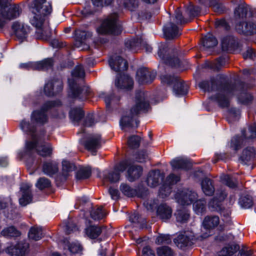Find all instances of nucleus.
I'll use <instances>...</instances> for the list:
<instances>
[{"instance_id": "1", "label": "nucleus", "mask_w": 256, "mask_h": 256, "mask_svg": "<svg viewBox=\"0 0 256 256\" xmlns=\"http://www.w3.org/2000/svg\"><path fill=\"white\" fill-rule=\"evenodd\" d=\"M52 10L50 3L46 0H35L32 8L30 24L38 30L36 36L38 39L48 40L51 36V30L47 16Z\"/></svg>"}, {"instance_id": "2", "label": "nucleus", "mask_w": 256, "mask_h": 256, "mask_svg": "<svg viewBox=\"0 0 256 256\" xmlns=\"http://www.w3.org/2000/svg\"><path fill=\"white\" fill-rule=\"evenodd\" d=\"M226 78L224 75L220 74L216 80L203 81L198 84L199 87L204 92H216L210 98L222 108L228 106L229 98L234 94V86L227 82Z\"/></svg>"}, {"instance_id": "3", "label": "nucleus", "mask_w": 256, "mask_h": 256, "mask_svg": "<svg viewBox=\"0 0 256 256\" xmlns=\"http://www.w3.org/2000/svg\"><path fill=\"white\" fill-rule=\"evenodd\" d=\"M150 108L149 99L147 92L140 90L136 93L134 104L130 110L129 114L124 116L120 124L122 126L137 127L139 121L134 119L138 114L145 112Z\"/></svg>"}, {"instance_id": "4", "label": "nucleus", "mask_w": 256, "mask_h": 256, "mask_svg": "<svg viewBox=\"0 0 256 256\" xmlns=\"http://www.w3.org/2000/svg\"><path fill=\"white\" fill-rule=\"evenodd\" d=\"M72 78L68 79V86L70 96L74 98H78L82 100H86L90 93V88L86 86L79 88L77 86L75 78H83L85 76V72L82 66H76L72 72Z\"/></svg>"}, {"instance_id": "5", "label": "nucleus", "mask_w": 256, "mask_h": 256, "mask_svg": "<svg viewBox=\"0 0 256 256\" xmlns=\"http://www.w3.org/2000/svg\"><path fill=\"white\" fill-rule=\"evenodd\" d=\"M48 136L46 137L44 134H40L31 141L26 143V152L28 153L35 150L39 155L43 157L50 156L52 152V144L46 141Z\"/></svg>"}, {"instance_id": "6", "label": "nucleus", "mask_w": 256, "mask_h": 256, "mask_svg": "<svg viewBox=\"0 0 256 256\" xmlns=\"http://www.w3.org/2000/svg\"><path fill=\"white\" fill-rule=\"evenodd\" d=\"M117 18L118 16L115 13L110 15L96 28L98 33L100 34H120L122 30L117 24Z\"/></svg>"}, {"instance_id": "7", "label": "nucleus", "mask_w": 256, "mask_h": 256, "mask_svg": "<svg viewBox=\"0 0 256 256\" xmlns=\"http://www.w3.org/2000/svg\"><path fill=\"white\" fill-rule=\"evenodd\" d=\"M160 79L163 83L168 84H174L173 90L176 96H184L188 93V85L184 82L181 81L178 76L162 75L161 76Z\"/></svg>"}, {"instance_id": "8", "label": "nucleus", "mask_w": 256, "mask_h": 256, "mask_svg": "<svg viewBox=\"0 0 256 256\" xmlns=\"http://www.w3.org/2000/svg\"><path fill=\"white\" fill-rule=\"evenodd\" d=\"M18 6L16 5L0 8V28H2L6 20L18 18L20 14Z\"/></svg>"}, {"instance_id": "9", "label": "nucleus", "mask_w": 256, "mask_h": 256, "mask_svg": "<svg viewBox=\"0 0 256 256\" xmlns=\"http://www.w3.org/2000/svg\"><path fill=\"white\" fill-rule=\"evenodd\" d=\"M56 106L55 102H46L38 110H34L31 115V122L33 123L44 124L48 120L46 112L51 108Z\"/></svg>"}, {"instance_id": "10", "label": "nucleus", "mask_w": 256, "mask_h": 256, "mask_svg": "<svg viewBox=\"0 0 256 256\" xmlns=\"http://www.w3.org/2000/svg\"><path fill=\"white\" fill-rule=\"evenodd\" d=\"M220 224V218L216 216H208L203 220V228L200 236L202 239L206 238L211 235L210 230L218 226Z\"/></svg>"}, {"instance_id": "11", "label": "nucleus", "mask_w": 256, "mask_h": 256, "mask_svg": "<svg viewBox=\"0 0 256 256\" xmlns=\"http://www.w3.org/2000/svg\"><path fill=\"white\" fill-rule=\"evenodd\" d=\"M53 64L52 58H46L40 62L20 64L19 67L24 70H46L52 68Z\"/></svg>"}, {"instance_id": "12", "label": "nucleus", "mask_w": 256, "mask_h": 256, "mask_svg": "<svg viewBox=\"0 0 256 256\" xmlns=\"http://www.w3.org/2000/svg\"><path fill=\"white\" fill-rule=\"evenodd\" d=\"M168 52L172 54V57L171 56L169 57H166L164 52H166V50L164 48L160 46L159 50L158 52V56L162 59L164 62L168 64L171 66H177L179 65L180 60L178 58V56L179 54V50L175 47H171L168 48Z\"/></svg>"}, {"instance_id": "13", "label": "nucleus", "mask_w": 256, "mask_h": 256, "mask_svg": "<svg viewBox=\"0 0 256 256\" xmlns=\"http://www.w3.org/2000/svg\"><path fill=\"white\" fill-rule=\"evenodd\" d=\"M12 29L16 39L22 42L26 40L30 32V28L28 25L18 22L13 23Z\"/></svg>"}, {"instance_id": "14", "label": "nucleus", "mask_w": 256, "mask_h": 256, "mask_svg": "<svg viewBox=\"0 0 256 256\" xmlns=\"http://www.w3.org/2000/svg\"><path fill=\"white\" fill-rule=\"evenodd\" d=\"M176 198L178 203L182 205H189L198 198L197 194L192 190H185L176 194Z\"/></svg>"}, {"instance_id": "15", "label": "nucleus", "mask_w": 256, "mask_h": 256, "mask_svg": "<svg viewBox=\"0 0 256 256\" xmlns=\"http://www.w3.org/2000/svg\"><path fill=\"white\" fill-rule=\"evenodd\" d=\"M156 76V72L150 71L146 68H142L137 71L136 79L139 84H146L151 82Z\"/></svg>"}, {"instance_id": "16", "label": "nucleus", "mask_w": 256, "mask_h": 256, "mask_svg": "<svg viewBox=\"0 0 256 256\" xmlns=\"http://www.w3.org/2000/svg\"><path fill=\"white\" fill-rule=\"evenodd\" d=\"M101 143V136L96 134L89 136L82 144L86 149L92 152L93 155H95L96 150L100 147Z\"/></svg>"}, {"instance_id": "17", "label": "nucleus", "mask_w": 256, "mask_h": 256, "mask_svg": "<svg viewBox=\"0 0 256 256\" xmlns=\"http://www.w3.org/2000/svg\"><path fill=\"white\" fill-rule=\"evenodd\" d=\"M63 87L61 80L57 78L46 83L44 88V92L48 96H52L60 92Z\"/></svg>"}, {"instance_id": "18", "label": "nucleus", "mask_w": 256, "mask_h": 256, "mask_svg": "<svg viewBox=\"0 0 256 256\" xmlns=\"http://www.w3.org/2000/svg\"><path fill=\"white\" fill-rule=\"evenodd\" d=\"M28 246V244L27 242H20L16 246L8 247L6 251L12 256H25Z\"/></svg>"}, {"instance_id": "19", "label": "nucleus", "mask_w": 256, "mask_h": 256, "mask_svg": "<svg viewBox=\"0 0 256 256\" xmlns=\"http://www.w3.org/2000/svg\"><path fill=\"white\" fill-rule=\"evenodd\" d=\"M109 64L112 70L116 72H123L127 70V62L119 56H113L109 60Z\"/></svg>"}, {"instance_id": "20", "label": "nucleus", "mask_w": 256, "mask_h": 256, "mask_svg": "<svg viewBox=\"0 0 256 256\" xmlns=\"http://www.w3.org/2000/svg\"><path fill=\"white\" fill-rule=\"evenodd\" d=\"M32 185L28 183H23L20 186L22 196L19 200L20 204L22 206H26L32 201V195L30 188Z\"/></svg>"}, {"instance_id": "21", "label": "nucleus", "mask_w": 256, "mask_h": 256, "mask_svg": "<svg viewBox=\"0 0 256 256\" xmlns=\"http://www.w3.org/2000/svg\"><path fill=\"white\" fill-rule=\"evenodd\" d=\"M106 230L103 226L90 224L86 227L84 230V235L90 239H96Z\"/></svg>"}, {"instance_id": "22", "label": "nucleus", "mask_w": 256, "mask_h": 256, "mask_svg": "<svg viewBox=\"0 0 256 256\" xmlns=\"http://www.w3.org/2000/svg\"><path fill=\"white\" fill-rule=\"evenodd\" d=\"M180 180V178L178 176H176L173 174H170L166 178V184L168 186H163L160 190V194L162 198L168 196L170 193V186L176 184Z\"/></svg>"}, {"instance_id": "23", "label": "nucleus", "mask_w": 256, "mask_h": 256, "mask_svg": "<svg viewBox=\"0 0 256 256\" xmlns=\"http://www.w3.org/2000/svg\"><path fill=\"white\" fill-rule=\"evenodd\" d=\"M255 154V150L253 147H247L243 150L239 160L242 164H250L254 158Z\"/></svg>"}, {"instance_id": "24", "label": "nucleus", "mask_w": 256, "mask_h": 256, "mask_svg": "<svg viewBox=\"0 0 256 256\" xmlns=\"http://www.w3.org/2000/svg\"><path fill=\"white\" fill-rule=\"evenodd\" d=\"M172 208L166 204H160L157 208L158 216L163 222L169 220L172 216Z\"/></svg>"}, {"instance_id": "25", "label": "nucleus", "mask_w": 256, "mask_h": 256, "mask_svg": "<svg viewBox=\"0 0 256 256\" xmlns=\"http://www.w3.org/2000/svg\"><path fill=\"white\" fill-rule=\"evenodd\" d=\"M236 29L238 33L246 35L256 33V25L250 22L246 24L239 23L236 25Z\"/></svg>"}, {"instance_id": "26", "label": "nucleus", "mask_w": 256, "mask_h": 256, "mask_svg": "<svg viewBox=\"0 0 256 256\" xmlns=\"http://www.w3.org/2000/svg\"><path fill=\"white\" fill-rule=\"evenodd\" d=\"M170 165L174 170L184 169L188 170L191 168L192 164L189 160L183 158H177L172 160Z\"/></svg>"}, {"instance_id": "27", "label": "nucleus", "mask_w": 256, "mask_h": 256, "mask_svg": "<svg viewBox=\"0 0 256 256\" xmlns=\"http://www.w3.org/2000/svg\"><path fill=\"white\" fill-rule=\"evenodd\" d=\"M222 47L223 50L230 51L238 47V42L232 36H226L222 39Z\"/></svg>"}, {"instance_id": "28", "label": "nucleus", "mask_w": 256, "mask_h": 256, "mask_svg": "<svg viewBox=\"0 0 256 256\" xmlns=\"http://www.w3.org/2000/svg\"><path fill=\"white\" fill-rule=\"evenodd\" d=\"M115 84L118 88L130 90L132 88L134 82L130 76L124 74L118 78Z\"/></svg>"}, {"instance_id": "29", "label": "nucleus", "mask_w": 256, "mask_h": 256, "mask_svg": "<svg viewBox=\"0 0 256 256\" xmlns=\"http://www.w3.org/2000/svg\"><path fill=\"white\" fill-rule=\"evenodd\" d=\"M192 236H188L186 232L180 234L174 240V243L180 248H183L192 244Z\"/></svg>"}, {"instance_id": "30", "label": "nucleus", "mask_w": 256, "mask_h": 256, "mask_svg": "<svg viewBox=\"0 0 256 256\" xmlns=\"http://www.w3.org/2000/svg\"><path fill=\"white\" fill-rule=\"evenodd\" d=\"M164 176H162L160 170H154L149 172L147 178V184L148 186L151 187H155L158 184L160 179H162Z\"/></svg>"}, {"instance_id": "31", "label": "nucleus", "mask_w": 256, "mask_h": 256, "mask_svg": "<svg viewBox=\"0 0 256 256\" xmlns=\"http://www.w3.org/2000/svg\"><path fill=\"white\" fill-rule=\"evenodd\" d=\"M142 172V168L139 166H132L128 170L127 178L130 182H133L139 178Z\"/></svg>"}, {"instance_id": "32", "label": "nucleus", "mask_w": 256, "mask_h": 256, "mask_svg": "<svg viewBox=\"0 0 256 256\" xmlns=\"http://www.w3.org/2000/svg\"><path fill=\"white\" fill-rule=\"evenodd\" d=\"M201 186L204 193L206 196H212L214 192L213 182L210 178H204L201 182Z\"/></svg>"}, {"instance_id": "33", "label": "nucleus", "mask_w": 256, "mask_h": 256, "mask_svg": "<svg viewBox=\"0 0 256 256\" xmlns=\"http://www.w3.org/2000/svg\"><path fill=\"white\" fill-rule=\"evenodd\" d=\"M164 33L167 38L172 39L180 34L178 26L172 23L169 24L164 28Z\"/></svg>"}, {"instance_id": "34", "label": "nucleus", "mask_w": 256, "mask_h": 256, "mask_svg": "<svg viewBox=\"0 0 256 256\" xmlns=\"http://www.w3.org/2000/svg\"><path fill=\"white\" fill-rule=\"evenodd\" d=\"M30 124L29 122H27L26 120H22L20 123V127L23 132L32 136V140L34 138H36L38 136L34 134L36 127L34 125V123Z\"/></svg>"}, {"instance_id": "35", "label": "nucleus", "mask_w": 256, "mask_h": 256, "mask_svg": "<svg viewBox=\"0 0 256 256\" xmlns=\"http://www.w3.org/2000/svg\"><path fill=\"white\" fill-rule=\"evenodd\" d=\"M58 170V165L54 162H47L43 164L42 172L46 174L51 176L57 172Z\"/></svg>"}, {"instance_id": "36", "label": "nucleus", "mask_w": 256, "mask_h": 256, "mask_svg": "<svg viewBox=\"0 0 256 256\" xmlns=\"http://www.w3.org/2000/svg\"><path fill=\"white\" fill-rule=\"evenodd\" d=\"M142 40L140 38L128 39L125 42L126 46L133 52H136L139 47L141 46Z\"/></svg>"}, {"instance_id": "37", "label": "nucleus", "mask_w": 256, "mask_h": 256, "mask_svg": "<svg viewBox=\"0 0 256 256\" xmlns=\"http://www.w3.org/2000/svg\"><path fill=\"white\" fill-rule=\"evenodd\" d=\"M43 236L44 234L41 227L34 226L30 230L28 237L30 239L38 240Z\"/></svg>"}, {"instance_id": "38", "label": "nucleus", "mask_w": 256, "mask_h": 256, "mask_svg": "<svg viewBox=\"0 0 256 256\" xmlns=\"http://www.w3.org/2000/svg\"><path fill=\"white\" fill-rule=\"evenodd\" d=\"M202 44L205 48H209L216 46L218 41L212 34H208L202 38Z\"/></svg>"}, {"instance_id": "39", "label": "nucleus", "mask_w": 256, "mask_h": 256, "mask_svg": "<svg viewBox=\"0 0 256 256\" xmlns=\"http://www.w3.org/2000/svg\"><path fill=\"white\" fill-rule=\"evenodd\" d=\"M106 213L102 206H99L96 208H93L90 212V216L94 220H100L104 218Z\"/></svg>"}, {"instance_id": "40", "label": "nucleus", "mask_w": 256, "mask_h": 256, "mask_svg": "<svg viewBox=\"0 0 256 256\" xmlns=\"http://www.w3.org/2000/svg\"><path fill=\"white\" fill-rule=\"evenodd\" d=\"M102 178L104 180L115 182L120 180V175L119 172L114 170L112 172L106 171L103 174Z\"/></svg>"}, {"instance_id": "41", "label": "nucleus", "mask_w": 256, "mask_h": 256, "mask_svg": "<svg viewBox=\"0 0 256 256\" xmlns=\"http://www.w3.org/2000/svg\"><path fill=\"white\" fill-rule=\"evenodd\" d=\"M208 206L210 208H211L212 210L220 212V214L224 216H228L230 214V210H226V212H225L222 210L220 202L216 199L214 198L210 200L208 204Z\"/></svg>"}, {"instance_id": "42", "label": "nucleus", "mask_w": 256, "mask_h": 256, "mask_svg": "<svg viewBox=\"0 0 256 256\" xmlns=\"http://www.w3.org/2000/svg\"><path fill=\"white\" fill-rule=\"evenodd\" d=\"M84 116V112L80 108H73L70 112V118L74 122H78Z\"/></svg>"}, {"instance_id": "43", "label": "nucleus", "mask_w": 256, "mask_h": 256, "mask_svg": "<svg viewBox=\"0 0 256 256\" xmlns=\"http://www.w3.org/2000/svg\"><path fill=\"white\" fill-rule=\"evenodd\" d=\"M1 234L7 237H17L20 235V232L12 226L4 228Z\"/></svg>"}, {"instance_id": "44", "label": "nucleus", "mask_w": 256, "mask_h": 256, "mask_svg": "<svg viewBox=\"0 0 256 256\" xmlns=\"http://www.w3.org/2000/svg\"><path fill=\"white\" fill-rule=\"evenodd\" d=\"M66 242V246L70 252L73 254L78 253L82 250V244L78 242L75 241L70 243L69 242Z\"/></svg>"}, {"instance_id": "45", "label": "nucleus", "mask_w": 256, "mask_h": 256, "mask_svg": "<svg viewBox=\"0 0 256 256\" xmlns=\"http://www.w3.org/2000/svg\"><path fill=\"white\" fill-rule=\"evenodd\" d=\"M176 220L180 222H186L189 218L190 214L186 210H180L175 213Z\"/></svg>"}, {"instance_id": "46", "label": "nucleus", "mask_w": 256, "mask_h": 256, "mask_svg": "<svg viewBox=\"0 0 256 256\" xmlns=\"http://www.w3.org/2000/svg\"><path fill=\"white\" fill-rule=\"evenodd\" d=\"M250 8L248 6H240L234 11V15L236 18H245Z\"/></svg>"}, {"instance_id": "47", "label": "nucleus", "mask_w": 256, "mask_h": 256, "mask_svg": "<svg viewBox=\"0 0 256 256\" xmlns=\"http://www.w3.org/2000/svg\"><path fill=\"white\" fill-rule=\"evenodd\" d=\"M91 175V170L87 167H82L80 168L76 174V178L78 180H83L88 178Z\"/></svg>"}, {"instance_id": "48", "label": "nucleus", "mask_w": 256, "mask_h": 256, "mask_svg": "<svg viewBox=\"0 0 256 256\" xmlns=\"http://www.w3.org/2000/svg\"><path fill=\"white\" fill-rule=\"evenodd\" d=\"M221 181L230 188H234L237 185V180L229 175L223 174L220 176Z\"/></svg>"}, {"instance_id": "49", "label": "nucleus", "mask_w": 256, "mask_h": 256, "mask_svg": "<svg viewBox=\"0 0 256 256\" xmlns=\"http://www.w3.org/2000/svg\"><path fill=\"white\" fill-rule=\"evenodd\" d=\"M92 34L90 32H86L80 30H75V36L76 40L82 43L86 38L91 37Z\"/></svg>"}, {"instance_id": "50", "label": "nucleus", "mask_w": 256, "mask_h": 256, "mask_svg": "<svg viewBox=\"0 0 256 256\" xmlns=\"http://www.w3.org/2000/svg\"><path fill=\"white\" fill-rule=\"evenodd\" d=\"M120 190L123 194L129 197H132L136 194V191L135 189L132 188L128 185L125 184H121Z\"/></svg>"}, {"instance_id": "51", "label": "nucleus", "mask_w": 256, "mask_h": 256, "mask_svg": "<svg viewBox=\"0 0 256 256\" xmlns=\"http://www.w3.org/2000/svg\"><path fill=\"white\" fill-rule=\"evenodd\" d=\"M206 202L204 200H196L194 203V210L197 214H202L206 208Z\"/></svg>"}, {"instance_id": "52", "label": "nucleus", "mask_w": 256, "mask_h": 256, "mask_svg": "<svg viewBox=\"0 0 256 256\" xmlns=\"http://www.w3.org/2000/svg\"><path fill=\"white\" fill-rule=\"evenodd\" d=\"M242 135L247 139H254L256 138V124L250 126L248 129L242 132Z\"/></svg>"}, {"instance_id": "53", "label": "nucleus", "mask_w": 256, "mask_h": 256, "mask_svg": "<svg viewBox=\"0 0 256 256\" xmlns=\"http://www.w3.org/2000/svg\"><path fill=\"white\" fill-rule=\"evenodd\" d=\"M253 100V96L250 93L242 91L238 96V101L242 104H248Z\"/></svg>"}, {"instance_id": "54", "label": "nucleus", "mask_w": 256, "mask_h": 256, "mask_svg": "<svg viewBox=\"0 0 256 256\" xmlns=\"http://www.w3.org/2000/svg\"><path fill=\"white\" fill-rule=\"evenodd\" d=\"M242 143L243 140L241 137L236 136L232 139L228 146L233 150L237 151L241 148Z\"/></svg>"}, {"instance_id": "55", "label": "nucleus", "mask_w": 256, "mask_h": 256, "mask_svg": "<svg viewBox=\"0 0 256 256\" xmlns=\"http://www.w3.org/2000/svg\"><path fill=\"white\" fill-rule=\"evenodd\" d=\"M158 256H172V250L168 246H163L159 247L156 250Z\"/></svg>"}, {"instance_id": "56", "label": "nucleus", "mask_w": 256, "mask_h": 256, "mask_svg": "<svg viewBox=\"0 0 256 256\" xmlns=\"http://www.w3.org/2000/svg\"><path fill=\"white\" fill-rule=\"evenodd\" d=\"M239 203L242 207L248 208L252 206V200L250 196H242L240 198Z\"/></svg>"}, {"instance_id": "57", "label": "nucleus", "mask_w": 256, "mask_h": 256, "mask_svg": "<svg viewBox=\"0 0 256 256\" xmlns=\"http://www.w3.org/2000/svg\"><path fill=\"white\" fill-rule=\"evenodd\" d=\"M50 186V182L48 179L45 178H40L36 184V186L40 190L48 188Z\"/></svg>"}, {"instance_id": "58", "label": "nucleus", "mask_w": 256, "mask_h": 256, "mask_svg": "<svg viewBox=\"0 0 256 256\" xmlns=\"http://www.w3.org/2000/svg\"><path fill=\"white\" fill-rule=\"evenodd\" d=\"M172 242V238L168 234H160L157 236L156 243L158 244H168Z\"/></svg>"}, {"instance_id": "59", "label": "nucleus", "mask_w": 256, "mask_h": 256, "mask_svg": "<svg viewBox=\"0 0 256 256\" xmlns=\"http://www.w3.org/2000/svg\"><path fill=\"white\" fill-rule=\"evenodd\" d=\"M140 142V138L139 136H132L128 138V144L131 148H136L139 146Z\"/></svg>"}, {"instance_id": "60", "label": "nucleus", "mask_w": 256, "mask_h": 256, "mask_svg": "<svg viewBox=\"0 0 256 256\" xmlns=\"http://www.w3.org/2000/svg\"><path fill=\"white\" fill-rule=\"evenodd\" d=\"M124 6L130 10H134L138 6V0H123Z\"/></svg>"}, {"instance_id": "61", "label": "nucleus", "mask_w": 256, "mask_h": 256, "mask_svg": "<svg viewBox=\"0 0 256 256\" xmlns=\"http://www.w3.org/2000/svg\"><path fill=\"white\" fill-rule=\"evenodd\" d=\"M63 174L66 175L65 172H72L75 170L76 166L72 163L67 160H63L62 162Z\"/></svg>"}, {"instance_id": "62", "label": "nucleus", "mask_w": 256, "mask_h": 256, "mask_svg": "<svg viewBox=\"0 0 256 256\" xmlns=\"http://www.w3.org/2000/svg\"><path fill=\"white\" fill-rule=\"evenodd\" d=\"M135 158L136 162H143L148 159V156L146 152L141 151L136 154Z\"/></svg>"}, {"instance_id": "63", "label": "nucleus", "mask_w": 256, "mask_h": 256, "mask_svg": "<svg viewBox=\"0 0 256 256\" xmlns=\"http://www.w3.org/2000/svg\"><path fill=\"white\" fill-rule=\"evenodd\" d=\"M114 0H92L94 5L97 7H102L110 4Z\"/></svg>"}, {"instance_id": "64", "label": "nucleus", "mask_w": 256, "mask_h": 256, "mask_svg": "<svg viewBox=\"0 0 256 256\" xmlns=\"http://www.w3.org/2000/svg\"><path fill=\"white\" fill-rule=\"evenodd\" d=\"M128 165V162L127 161H123L120 162L118 165L116 166L114 168V170L120 173V174L125 170Z\"/></svg>"}]
</instances>
